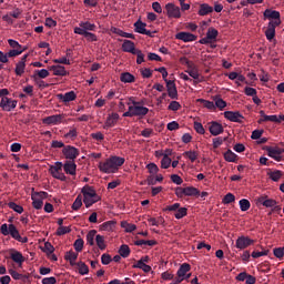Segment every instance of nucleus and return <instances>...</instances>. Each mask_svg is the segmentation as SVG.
Returning a JSON list of instances; mask_svg holds the SVG:
<instances>
[{"mask_svg": "<svg viewBox=\"0 0 284 284\" xmlns=\"http://www.w3.org/2000/svg\"><path fill=\"white\" fill-rule=\"evenodd\" d=\"M120 81L122 83H134V81H136V78L130 72H123L120 74Z\"/></svg>", "mask_w": 284, "mask_h": 284, "instance_id": "29", "label": "nucleus"}, {"mask_svg": "<svg viewBox=\"0 0 284 284\" xmlns=\"http://www.w3.org/2000/svg\"><path fill=\"white\" fill-rule=\"evenodd\" d=\"M81 193H83V197H100L91 186H84L81 190Z\"/></svg>", "mask_w": 284, "mask_h": 284, "instance_id": "31", "label": "nucleus"}, {"mask_svg": "<svg viewBox=\"0 0 284 284\" xmlns=\"http://www.w3.org/2000/svg\"><path fill=\"white\" fill-rule=\"evenodd\" d=\"M272 253L274 254V256H276L277 260H284V246L272 250Z\"/></svg>", "mask_w": 284, "mask_h": 284, "instance_id": "44", "label": "nucleus"}, {"mask_svg": "<svg viewBox=\"0 0 284 284\" xmlns=\"http://www.w3.org/2000/svg\"><path fill=\"white\" fill-rule=\"evenodd\" d=\"M45 199H48V192H36V193H32V200L43 201Z\"/></svg>", "mask_w": 284, "mask_h": 284, "instance_id": "52", "label": "nucleus"}, {"mask_svg": "<svg viewBox=\"0 0 284 284\" xmlns=\"http://www.w3.org/2000/svg\"><path fill=\"white\" fill-rule=\"evenodd\" d=\"M175 39L179 41H183L184 43H191L192 41H196V36L190 32H179L175 34Z\"/></svg>", "mask_w": 284, "mask_h": 284, "instance_id": "14", "label": "nucleus"}, {"mask_svg": "<svg viewBox=\"0 0 284 284\" xmlns=\"http://www.w3.org/2000/svg\"><path fill=\"white\" fill-rule=\"evenodd\" d=\"M62 168L65 174H69L70 176L77 175V163H74V161H67L62 164Z\"/></svg>", "mask_w": 284, "mask_h": 284, "instance_id": "18", "label": "nucleus"}, {"mask_svg": "<svg viewBox=\"0 0 284 284\" xmlns=\"http://www.w3.org/2000/svg\"><path fill=\"white\" fill-rule=\"evenodd\" d=\"M235 196L233 193H226L225 197H223V204L229 205L231 203H234Z\"/></svg>", "mask_w": 284, "mask_h": 284, "instance_id": "53", "label": "nucleus"}, {"mask_svg": "<svg viewBox=\"0 0 284 284\" xmlns=\"http://www.w3.org/2000/svg\"><path fill=\"white\" fill-rule=\"evenodd\" d=\"M26 52V49H13L7 52L8 59H12V57H19V54H23Z\"/></svg>", "mask_w": 284, "mask_h": 284, "instance_id": "45", "label": "nucleus"}, {"mask_svg": "<svg viewBox=\"0 0 284 284\" xmlns=\"http://www.w3.org/2000/svg\"><path fill=\"white\" fill-rule=\"evenodd\" d=\"M44 26L47 28H57V20L52 19V18H45L44 20Z\"/></svg>", "mask_w": 284, "mask_h": 284, "instance_id": "61", "label": "nucleus"}, {"mask_svg": "<svg viewBox=\"0 0 284 284\" xmlns=\"http://www.w3.org/2000/svg\"><path fill=\"white\" fill-rule=\"evenodd\" d=\"M130 255V248L129 245L123 244L121 247H119V256H122L123 258H128Z\"/></svg>", "mask_w": 284, "mask_h": 284, "instance_id": "40", "label": "nucleus"}, {"mask_svg": "<svg viewBox=\"0 0 284 284\" xmlns=\"http://www.w3.org/2000/svg\"><path fill=\"white\" fill-rule=\"evenodd\" d=\"M197 103H203V105H204V108H206V110H216V105L214 104V102H212L210 100L197 99Z\"/></svg>", "mask_w": 284, "mask_h": 284, "instance_id": "39", "label": "nucleus"}, {"mask_svg": "<svg viewBox=\"0 0 284 284\" xmlns=\"http://www.w3.org/2000/svg\"><path fill=\"white\" fill-rule=\"evenodd\" d=\"M63 155L65 159H69L70 161H74L77 156H79V149L68 145L62 150Z\"/></svg>", "mask_w": 284, "mask_h": 284, "instance_id": "12", "label": "nucleus"}, {"mask_svg": "<svg viewBox=\"0 0 284 284\" xmlns=\"http://www.w3.org/2000/svg\"><path fill=\"white\" fill-rule=\"evenodd\" d=\"M83 245H84V241L79 239V240H75V242H73V250H75V252H81L83 251Z\"/></svg>", "mask_w": 284, "mask_h": 284, "instance_id": "50", "label": "nucleus"}, {"mask_svg": "<svg viewBox=\"0 0 284 284\" xmlns=\"http://www.w3.org/2000/svg\"><path fill=\"white\" fill-rule=\"evenodd\" d=\"M99 201L100 196H83L82 203H84V207L89 209L94 205V203H99Z\"/></svg>", "mask_w": 284, "mask_h": 284, "instance_id": "30", "label": "nucleus"}, {"mask_svg": "<svg viewBox=\"0 0 284 284\" xmlns=\"http://www.w3.org/2000/svg\"><path fill=\"white\" fill-rule=\"evenodd\" d=\"M28 59V54H24L21 59V61H19L17 64H16V74L17 77H21L24 72H26V61Z\"/></svg>", "mask_w": 284, "mask_h": 284, "instance_id": "21", "label": "nucleus"}, {"mask_svg": "<svg viewBox=\"0 0 284 284\" xmlns=\"http://www.w3.org/2000/svg\"><path fill=\"white\" fill-rule=\"evenodd\" d=\"M264 17L265 19H274L275 20L273 21L274 26H281V12L276 10L266 9L264 11Z\"/></svg>", "mask_w": 284, "mask_h": 284, "instance_id": "11", "label": "nucleus"}, {"mask_svg": "<svg viewBox=\"0 0 284 284\" xmlns=\"http://www.w3.org/2000/svg\"><path fill=\"white\" fill-rule=\"evenodd\" d=\"M50 70L53 71L54 77H67L68 75V70H65V67L63 65H52L50 67Z\"/></svg>", "mask_w": 284, "mask_h": 284, "instance_id": "25", "label": "nucleus"}, {"mask_svg": "<svg viewBox=\"0 0 284 284\" xmlns=\"http://www.w3.org/2000/svg\"><path fill=\"white\" fill-rule=\"evenodd\" d=\"M80 28H83L85 32L94 30L97 26L94 23H90L89 21L80 22Z\"/></svg>", "mask_w": 284, "mask_h": 284, "instance_id": "49", "label": "nucleus"}, {"mask_svg": "<svg viewBox=\"0 0 284 284\" xmlns=\"http://www.w3.org/2000/svg\"><path fill=\"white\" fill-rule=\"evenodd\" d=\"M19 102L8 97H2L0 101V108L3 112H12L17 108Z\"/></svg>", "mask_w": 284, "mask_h": 284, "instance_id": "3", "label": "nucleus"}, {"mask_svg": "<svg viewBox=\"0 0 284 284\" xmlns=\"http://www.w3.org/2000/svg\"><path fill=\"white\" fill-rule=\"evenodd\" d=\"M170 165H172V159L166 158V156L162 158V160H161L162 170H168V168H170Z\"/></svg>", "mask_w": 284, "mask_h": 284, "instance_id": "54", "label": "nucleus"}, {"mask_svg": "<svg viewBox=\"0 0 284 284\" xmlns=\"http://www.w3.org/2000/svg\"><path fill=\"white\" fill-rule=\"evenodd\" d=\"M150 112L148 106L141 105V103L133 101V105H129V110L123 113V116H145Z\"/></svg>", "mask_w": 284, "mask_h": 284, "instance_id": "2", "label": "nucleus"}, {"mask_svg": "<svg viewBox=\"0 0 284 284\" xmlns=\"http://www.w3.org/2000/svg\"><path fill=\"white\" fill-rule=\"evenodd\" d=\"M10 258H11L14 263L19 264V266H21L22 263H24V256H22V253L19 252V251H14V250L11 251V253H10Z\"/></svg>", "mask_w": 284, "mask_h": 284, "instance_id": "26", "label": "nucleus"}, {"mask_svg": "<svg viewBox=\"0 0 284 284\" xmlns=\"http://www.w3.org/2000/svg\"><path fill=\"white\" fill-rule=\"evenodd\" d=\"M146 170H149L152 176H156V174H159V166L155 163L148 164Z\"/></svg>", "mask_w": 284, "mask_h": 284, "instance_id": "47", "label": "nucleus"}, {"mask_svg": "<svg viewBox=\"0 0 284 284\" xmlns=\"http://www.w3.org/2000/svg\"><path fill=\"white\" fill-rule=\"evenodd\" d=\"M215 108H219L220 110H223L224 108H227V102H225L221 98H215Z\"/></svg>", "mask_w": 284, "mask_h": 284, "instance_id": "59", "label": "nucleus"}, {"mask_svg": "<svg viewBox=\"0 0 284 284\" xmlns=\"http://www.w3.org/2000/svg\"><path fill=\"white\" fill-rule=\"evenodd\" d=\"M227 77H229L230 81H236V79H237V81L245 82V75L239 74L236 72H231L227 74Z\"/></svg>", "mask_w": 284, "mask_h": 284, "instance_id": "42", "label": "nucleus"}, {"mask_svg": "<svg viewBox=\"0 0 284 284\" xmlns=\"http://www.w3.org/2000/svg\"><path fill=\"white\" fill-rule=\"evenodd\" d=\"M184 191H185V195L191 196V197H197L201 192V191H199V189L193 187V186H186V187H184Z\"/></svg>", "mask_w": 284, "mask_h": 284, "instance_id": "35", "label": "nucleus"}, {"mask_svg": "<svg viewBox=\"0 0 284 284\" xmlns=\"http://www.w3.org/2000/svg\"><path fill=\"white\" fill-rule=\"evenodd\" d=\"M79 254L73 251L65 252L64 260L70 263L71 266L75 265V261L78 260Z\"/></svg>", "mask_w": 284, "mask_h": 284, "instance_id": "28", "label": "nucleus"}, {"mask_svg": "<svg viewBox=\"0 0 284 284\" xmlns=\"http://www.w3.org/2000/svg\"><path fill=\"white\" fill-rule=\"evenodd\" d=\"M134 245L135 246H142V245H148V246H155L156 245V241L154 240H149V241H145V240H138L134 242Z\"/></svg>", "mask_w": 284, "mask_h": 284, "instance_id": "38", "label": "nucleus"}, {"mask_svg": "<svg viewBox=\"0 0 284 284\" xmlns=\"http://www.w3.org/2000/svg\"><path fill=\"white\" fill-rule=\"evenodd\" d=\"M55 283H57V278L54 277H45L41 280V284H55Z\"/></svg>", "mask_w": 284, "mask_h": 284, "instance_id": "64", "label": "nucleus"}, {"mask_svg": "<svg viewBox=\"0 0 284 284\" xmlns=\"http://www.w3.org/2000/svg\"><path fill=\"white\" fill-rule=\"evenodd\" d=\"M168 110H171L172 112H176L181 110V103H179L178 101H172L170 102Z\"/></svg>", "mask_w": 284, "mask_h": 284, "instance_id": "60", "label": "nucleus"}, {"mask_svg": "<svg viewBox=\"0 0 284 284\" xmlns=\"http://www.w3.org/2000/svg\"><path fill=\"white\" fill-rule=\"evenodd\" d=\"M174 217L178 220H182L183 217L187 216V209L186 207H181L180 210L174 211Z\"/></svg>", "mask_w": 284, "mask_h": 284, "instance_id": "43", "label": "nucleus"}, {"mask_svg": "<svg viewBox=\"0 0 284 284\" xmlns=\"http://www.w3.org/2000/svg\"><path fill=\"white\" fill-rule=\"evenodd\" d=\"M119 113H111L108 115L103 129L108 130L110 128H114V125H116V123H119Z\"/></svg>", "mask_w": 284, "mask_h": 284, "instance_id": "15", "label": "nucleus"}, {"mask_svg": "<svg viewBox=\"0 0 284 284\" xmlns=\"http://www.w3.org/2000/svg\"><path fill=\"white\" fill-rule=\"evenodd\" d=\"M43 252H45L47 254H53L54 252L53 245L50 242H45L43 246Z\"/></svg>", "mask_w": 284, "mask_h": 284, "instance_id": "63", "label": "nucleus"}, {"mask_svg": "<svg viewBox=\"0 0 284 284\" xmlns=\"http://www.w3.org/2000/svg\"><path fill=\"white\" fill-rule=\"evenodd\" d=\"M260 116L261 119L257 121V123L261 125V123H276L278 122V115H267L265 114V111L261 110L260 111Z\"/></svg>", "mask_w": 284, "mask_h": 284, "instance_id": "20", "label": "nucleus"}, {"mask_svg": "<svg viewBox=\"0 0 284 284\" xmlns=\"http://www.w3.org/2000/svg\"><path fill=\"white\" fill-rule=\"evenodd\" d=\"M224 159L225 161H227L229 163H234L237 159V155L236 153L232 152V150H227L225 153H224Z\"/></svg>", "mask_w": 284, "mask_h": 284, "instance_id": "37", "label": "nucleus"}, {"mask_svg": "<svg viewBox=\"0 0 284 284\" xmlns=\"http://www.w3.org/2000/svg\"><path fill=\"white\" fill-rule=\"evenodd\" d=\"M73 266H78V271L81 276H85L89 274V266H87L84 262H78L73 264Z\"/></svg>", "mask_w": 284, "mask_h": 284, "instance_id": "33", "label": "nucleus"}, {"mask_svg": "<svg viewBox=\"0 0 284 284\" xmlns=\"http://www.w3.org/2000/svg\"><path fill=\"white\" fill-rule=\"evenodd\" d=\"M123 163H125V158L113 155L108 158L104 162H100L98 168L103 174H116Z\"/></svg>", "mask_w": 284, "mask_h": 284, "instance_id": "1", "label": "nucleus"}, {"mask_svg": "<svg viewBox=\"0 0 284 284\" xmlns=\"http://www.w3.org/2000/svg\"><path fill=\"white\" fill-rule=\"evenodd\" d=\"M58 99L62 101V103H70V101H74L77 99V93L74 91H69L67 93L58 94Z\"/></svg>", "mask_w": 284, "mask_h": 284, "instance_id": "22", "label": "nucleus"}, {"mask_svg": "<svg viewBox=\"0 0 284 284\" xmlns=\"http://www.w3.org/2000/svg\"><path fill=\"white\" fill-rule=\"evenodd\" d=\"M193 128L197 134H205V128H203V124L201 122H194Z\"/></svg>", "mask_w": 284, "mask_h": 284, "instance_id": "56", "label": "nucleus"}, {"mask_svg": "<svg viewBox=\"0 0 284 284\" xmlns=\"http://www.w3.org/2000/svg\"><path fill=\"white\" fill-rule=\"evenodd\" d=\"M97 236H99V234H97V230L89 231V234H87V244L91 246L94 245V241H97Z\"/></svg>", "mask_w": 284, "mask_h": 284, "instance_id": "36", "label": "nucleus"}, {"mask_svg": "<svg viewBox=\"0 0 284 284\" xmlns=\"http://www.w3.org/2000/svg\"><path fill=\"white\" fill-rule=\"evenodd\" d=\"M122 50L123 52H129L130 54H134V52H136L139 49H136L132 40H124L122 43Z\"/></svg>", "mask_w": 284, "mask_h": 284, "instance_id": "23", "label": "nucleus"}, {"mask_svg": "<svg viewBox=\"0 0 284 284\" xmlns=\"http://www.w3.org/2000/svg\"><path fill=\"white\" fill-rule=\"evenodd\" d=\"M184 159H187L189 161H191V163H194L196 161V159H199V152L196 151H185L183 153Z\"/></svg>", "mask_w": 284, "mask_h": 284, "instance_id": "34", "label": "nucleus"}, {"mask_svg": "<svg viewBox=\"0 0 284 284\" xmlns=\"http://www.w3.org/2000/svg\"><path fill=\"white\" fill-rule=\"evenodd\" d=\"M266 152L271 159H274L275 161H281V156H282L284 150L278 146H274V148L268 146V148H266Z\"/></svg>", "mask_w": 284, "mask_h": 284, "instance_id": "13", "label": "nucleus"}, {"mask_svg": "<svg viewBox=\"0 0 284 284\" xmlns=\"http://www.w3.org/2000/svg\"><path fill=\"white\" fill-rule=\"evenodd\" d=\"M8 207L13 210L14 213H17V214H22V212H23L22 206L17 204V203H14V202H9L8 203Z\"/></svg>", "mask_w": 284, "mask_h": 284, "instance_id": "46", "label": "nucleus"}, {"mask_svg": "<svg viewBox=\"0 0 284 284\" xmlns=\"http://www.w3.org/2000/svg\"><path fill=\"white\" fill-rule=\"evenodd\" d=\"M36 73L39 79H48L50 77V71L47 69L37 70Z\"/></svg>", "mask_w": 284, "mask_h": 284, "instance_id": "55", "label": "nucleus"}, {"mask_svg": "<svg viewBox=\"0 0 284 284\" xmlns=\"http://www.w3.org/2000/svg\"><path fill=\"white\" fill-rule=\"evenodd\" d=\"M189 271H191V265L187 263L181 264L180 268H178L176 276L185 277Z\"/></svg>", "mask_w": 284, "mask_h": 284, "instance_id": "32", "label": "nucleus"}, {"mask_svg": "<svg viewBox=\"0 0 284 284\" xmlns=\"http://www.w3.org/2000/svg\"><path fill=\"white\" fill-rule=\"evenodd\" d=\"M72 232V230L70 229V226H60L57 230V235L62 236V235H67L68 233Z\"/></svg>", "mask_w": 284, "mask_h": 284, "instance_id": "57", "label": "nucleus"}, {"mask_svg": "<svg viewBox=\"0 0 284 284\" xmlns=\"http://www.w3.org/2000/svg\"><path fill=\"white\" fill-rule=\"evenodd\" d=\"M278 24H274V22H268L267 28L264 32L267 41H274V38L276 37V27Z\"/></svg>", "mask_w": 284, "mask_h": 284, "instance_id": "19", "label": "nucleus"}, {"mask_svg": "<svg viewBox=\"0 0 284 284\" xmlns=\"http://www.w3.org/2000/svg\"><path fill=\"white\" fill-rule=\"evenodd\" d=\"M8 235H11V239L19 243H27L28 237H22L21 234H19V230L13 224H9V231Z\"/></svg>", "mask_w": 284, "mask_h": 284, "instance_id": "9", "label": "nucleus"}, {"mask_svg": "<svg viewBox=\"0 0 284 284\" xmlns=\"http://www.w3.org/2000/svg\"><path fill=\"white\" fill-rule=\"evenodd\" d=\"M61 121H63V115L55 114V115L44 118L42 120V123H44V125H59Z\"/></svg>", "mask_w": 284, "mask_h": 284, "instance_id": "17", "label": "nucleus"}, {"mask_svg": "<svg viewBox=\"0 0 284 284\" xmlns=\"http://www.w3.org/2000/svg\"><path fill=\"white\" fill-rule=\"evenodd\" d=\"M224 119L231 121L232 123H243V119L245 118L239 111H225Z\"/></svg>", "mask_w": 284, "mask_h": 284, "instance_id": "7", "label": "nucleus"}, {"mask_svg": "<svg viewBox=\"0 0 284 284\" xmlns=\"http://www.w3.org/2000/svg\"><path fill=\"white\" fill-rule=\"evenodd\" d=\"M189 77H192V79H199L200 74H199V69L196 67H193L189 70H186Z\"/></svg>", "mask_w": 284, "mask_h": 284, "instance_id": "58", "label": "nucleus"}, {"mask_svg": "<svg viewBox=\"0 0 284 284\" xmlns=\"http://www.w3.org/2000/svg\"><path fill=\"white\" fill-rule=\"evenodd\" d=\"M133 54H136V63L138 65H141V63H144L145 61V54H143V51L141 50H136Z\"/></svg>", "mask_w": 284, "mask_h": 284, "instance_id": "51", "label": "nucleus"}, {"mask_svg": "<svg viewBox=\"0 0 284 284\" xmlns=\"http://www.w3.org/2000/svg\"><path fill=\"white\" fill-rule=\"evenodd\" d=\"M166 14L170 19H181V8L170 2L165 4Z\"/></svg>", "mask_w": 284, "mask_h": 284, "instance_id": "6", "label": "nucleus"}, {"mask_svg": "<svg viewBox=\"0 0 284 284\" xmlns=\"http://www.w3.org/2000/svg\"><path fill=\"white\" fill-rule=\"evenodd\" d=\"M254 243H255V241H253L252 239H250L247 236H240L236 240L235 247L239 248L240 251H244L247 247L252 246Z\"/></svg>", "mask_w": 284, "mask_h": 284, "instance_id": "8", "label": "nucleus"}, {"mask_svg": "<svg viewBox=\"0 0 284 284\" xmlns=\"http://www.w3.org/2000/svg\"><path fill=\"white\" fill-rule=\"evenodd\" d=\"M165 83H166L168 95L170 97V99H179V91L176 90V83H174V81L172 80H169Z\"/></svg>", "mask_w": 284, "mask_h": 284, "instance_id": "16", "label": "nucleus"}, {"mask_svg": "<svg viewBox=\"0 0 284 284\" xmlns=\"http://www.w3.org/2000/svg\"><path fill=\"white\" fill-rule=\"evenodd\" d=\"M239 205H240V211L242 212L248 211L250 207H252V204L246 199L240 200Z\"/></svg>", "mask_w": 284, "mask_h": 284, "instance_id": "41", "label": "nucleus"}, {"mask_svg": "<svg viewBox=\"0 0 284 284\" xmlns=\"http://www.w3.org/2000/svg\"><path fill=\"white\" fill-rule=\"evenodd\" d=\"M32 206L34 210H41L43 207V200L32 199Z\"/></svg>", "mask_w": 284, "mask_h": 284, "instance_id": "62", "label": "nucleus"}, {"mask_svg": "<svg viewBox=\"0 0 284 284\" xmlns=\"http://www.w3.org/2000/svg\"><path fill=\"white\" fill-rule=\"evenodd\" d=\"M214 12V8L207 3L200 4V10L197 11V14L200 17H207V14H212Z\"/></svg>", "mask_w": 284, "mask_h": 284, "instance_id": "24", "label": "nucleus"}, {"mask_svg": "<svg viewBox=\"0 0 284 284\" xmlns=\"http://www.w3.org/2000/svg\"><path fill=\"white\" fill-rule=\"evenodd\" d=\"M209 132L210 134H212V136H219V134H223L224 129H223V124L216 122V121H212L209 123Z\"/></svg>", "mask_w": 284, "mask_h": 284, "instance_id": "10", "label": "nucleus"}, {"mask_svg": "<svg viewBox=\"0 0 284 284\" xmlns=\"http://www.w3.org/2000/svg\"><path fill=\"white\" fill-rule=\"evenodd\" d=\"M134 28H135V32H138L139 34H146L150 36V31H148L146 24L144 22H141V20H138L134 23Z\"/></svg>", "mask_w": 284, "mask_h": 284, "instance_id": "27", "label": "nucleus"}, {"mask_svg": "<svg viewBox=\"0 0 284 284\" xmlns=\"http://www.w3.org/2000/svg\"><path fill=\"white\" fill-rule=\"evenodd\" d=\"M95 241H97L98 248H100V251H104L105 250L104 236L98 234Z\"/></svg>", "mask_w": 284, "mask_h": 284, "instance_id": "48", "label": "nucleus"}, {"mask_svg": "<svg viewBox=\"0 0 284 284\" xmlns=\"http://www.w3.org/2000/svg\"><path fill=\"white\" fill-rule=\"evenodd\" d=\"M216 37H219V30L214 28H209L206 32V37L200 39L199 43H201V45H207V43H214V41H216Z\"/></svg>", "mask_w": 284, "mask_h": 284, "instance_id": "4", "label": "nucleus"}, {"mask_svg": "<svg viewBox=\"0 0 284 284\" xmlns=\"http://www.w3.org/2000/svg\"><path fill=\"white\" fill-rule=\"evenodd\" d=\"M49 172L53 179H65V175L63 174V162H55L50 166Z\"/></svg>", "mask_w": 284, "mask_h": 284, "instance_id": "5", "label": "nucleus"}]
</instances>
